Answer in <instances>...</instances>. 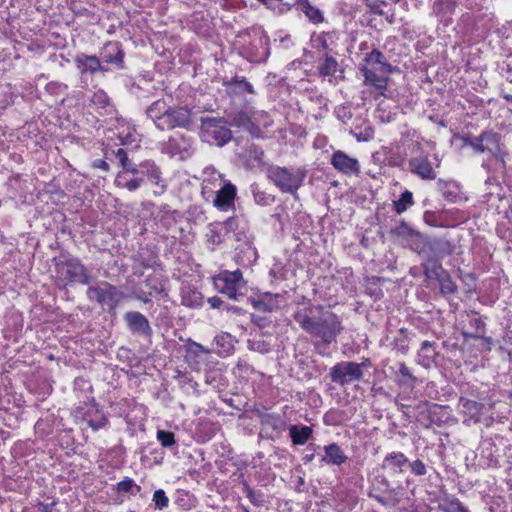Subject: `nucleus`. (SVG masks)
I'll return each mask as SVG.
<instances>
[{"label":"nucleus","instance_id":"obj_58","mask_svg":"<svg viewBox=\"0 0 512 512\" xmlns=\"http://www.w3.org/2000/svg\"><path fill=\"white\" fill-rule=\"evenodd\" d=\"M408 465L410 472L417 477L424 476L427 473V467L420 459H416L412 462L409 461Z\"/></svg>","mask_w":512,"mask_h":512},{"label":"nucleus","instance_id":"obj_22","mask_svg":"<svg viewBox=\"0 0 512 512\" xmlns=\"http://www.w3.org/2000/svg\"><path fill=\"white\" fill-rule=\"evenodd\" d=\"M468 326L470 331H462L465 340L469 339H484L490 343L491 338L485 337L486 325L482 318L478 317L476 313L468 315Z\"/></svg>","mask_w":512,"mask_h":512},{"label":"nucleus","instance_id":"obj_51","mask_svg":"<svg viewBox=\"0 0 512 512\" xmlns=\"http://www.w3.org/2000/svg\"><path fill=\"white\" fill-rule=\"evenodd\" d=\"M269 9L274 10L278 14H284L291 9V5L284 3L283 0H259Z\"/></svg>","mask_w":512,"mask_h":512},{"label":"nucleus","instance_id":"obj_5","mask_svg":"<svg viewBox=\"0 0 512 512\" xmlns=\"http://www.w3.org/2000/svg\"><path fill=\"white\" fill-rule=\"evenodd\" d=\"M87 298L91 302H97L101 307L107 308L109 313H115L117 306L125 298V294L115 285L102 282L98 286H89Z\"/></svg>","mask_w":512,"mask_h":512},{"label":"nucleus","instance_id":"obj_40","mask_svg":"<svg viewBox=\"0 0 512 512\" xmlns=\"http://www.w3.org/2000/svg\"><path fill=\"white\" fill-rule=\"evenodd\" d=\"M414 205L413 193L405 190L401 193L399 199L393 201L394 211L400 215L404 213L409 207Z\"/></svg>","mask_w":512,"mask_h":512},{"label":"nucleus","instance_id":"obj_11","mask_svg":"<svg viewBox=\"0 0 512 512\" xmlns=\"http://www.w3.org/2000/svg\"><path fill=\"white\" fill-rule=\"evenodd\" d=\"M88 402H84V406L77 407V413L82 416L84 422L93 430L98 431L108 424V418L104 412L100 411L94 398L85 395Z\"/></svg>","mask_w":512,"mask_h":512},{"label":"nucleus","instance_id":"obj_63","mask_svg":"<svg viewBox=\"0 0 512 512\" xmlns=\"http://www.w3.org/2000/svg\"><path fill=\"white\" fill-rule=\"evenodd\" d=\"M491 155L496 159L497 162L501 164L503 168L506 167V158L508 157L509 153L504 145Z\"/></svg>","mask_w":512,"mask_h":512},{"label":"nucleus","instance_id":"obj_27","mask_svg":"<svg viewBox=\"0 0 512 512\" xmlns=\"http://www.w3.org/2000/svg\"><path fill=\"white\" fill-rule=\"evenodd\" d=\"M279 294L265 293L251 299L252 306L261 312H272L279 308Z\"/></svg>","mask_w":512,"mask_h":512},{"label":"nucleus","instance_id":"obj_39","mask_svg":"<svg viewBox=\"0 0 512 512\" xmlns=\"http://www.w3.org/2000/svg\"><path fill=\"white\" fill-rule=\"evenodd\" d=\"M337 70V60L328 54H326L325 58L318 65L319 74L323 77H333Z\"/></svg>","mask_w":512,"mask_h":512},{"label":"nucleus","instance_id":"obj_31","mask_svg":"<svg viewBox=\"0 0 512 512\" xmlns=\"http://www.w3.org/2000/svg\"><path fill=\"white\" fill-rule=\"evenodd\" d=\"M441 259L425 255L422 263L424 275L427 279H437L447 271L443 268Z\"/></svg>","mask_w":512,"mask_h":512},{"label":"nucleus","instance_id":"obj_1","mask_svg":"<svg viewBox=\"0 0 512 512\" xmlns=\"http://www.w3.org/2000/svg\"><path fill=\"white\" fill-rule=\"evenodd\" d=\"M292 317L299 327L312 339L316 351L325 355V350L337 342V337L344 330L341 318L322 305H315L310 300L298 303Z\"/></svg>","mask_w":512,"mask_h":512},{"label":"nucleus","instance_id":"obj_36","mask_svg":"<svg viewBox=\"0 0 512 512\" xmlns=\"http://www.w3.org/2000/svg\"><path fill=\"white\" fill-rule=\"evenodd\" d=\"M411 337L410 333L407 329L401 328L397 331L391 345L392 349L397 353H401L403 355L407 354L409 351V343Z\"/></svg>","mask_w":512,"mask_h":512},{"label":"nucleus","instance_id":"obj_10","mask_svg":"<svg viewBox=\"0 0 512 512\" xmlns=\"http://www.w3.org/2000/svg\"><path fill=\"white\" fill-rule=\"evenodd\" d=\"M366 365V362L356 363L342 361L331 367L329 376L332 382L344 386L351 382L361 380L363 377L362 367Z\"/></svg>","mask_w":512,"mask_h":512},{"label":"nucleus","instance_id":"obj_8","mask_svg":"<svg viewBox=\"0 0 512 512\" xmlns=\"http://www.w3.org/2000/svg\"><path fill=\"white\" fill-rule=\"evenodd\" d=\"M501 135L494 130H484L478 136L464 135L461 140L464 146H469L476 153L488 152L493 154L504 144L501 142Z\"/></svg>","mask_w":512,"mask_h":512},{"label":"nucleus","instance_id":"obj_56","mask_svg":"<svg viewBox=\"0 0 512 512\" xmlns=\"http://www.w3.org/2000/svg\"><path fill=\"white\" fill-rule=\"evenodd\" d=\"M246 154L249 160H252L253 162L257 164H261L263 162L264 158V151L260 147L251 144L247 150Z\"/></svg>","mask_w":512,"mask_h":512},{"label":"nucleus","instance_id":"obj_60","mask_svg":"<svg viewBox=\"0 0 512 512\" xmlns=\"http://www.w3.org/2000/svg\"><path fill=\"white\" fill-rule=\"evenodd\" d=\"M251 322L261 330L269 328L272 324V321L269 317L257 314L251 315Z\"/></svg>","mask_w":512,"mask_h":512},{"label":"nucleus","instance_id":"obj_44","mask_svg":"<svg viewBox=\"0 0 512 512\" xmlns=\"http://www.w3.org/2000/svg\"><path fill=\"white\" fill-rule=\"evenodd\" d=\"M243 492L253 505L257 507L264 506L265 495L263 492L254 490L247 482L243 483Z\"/></svg>","mask_w":512,"mask_h":512},{"label":"nucleus","instance_id":"obj_34","mask_svg":"<svg viewBox=\"0 0 512 512\" xmlns=\"http://www.w3.org/2000/svg\"><path fill=\"white\" fill-rule=\"evenodd\" d=\"M442 512H470V510L454 495L447 494L439 502Z\"/></svg>","mask_w":512,"mask_h":512},{"label":"nucleus","instance_id":"obj_25","mask_svg":"<svg viewBox=\"0 0 512 512\" xmlns=\"http://www.w3.org/2000/svg\"><path fill=\"white\" fill-rule=\"evenodd\" d=\"M74 61L81 75H94L100 69V58L96 55L81 53L76 56Z\"/></svg>","mask_w":512,"mask_h":512},{"label":"nucleus","instance_id":"obj_18","mask_svg":"<svg viewBox=\"0 0 512 512\" xmlns=\"http://www.w3.org/2000/svg\"><path fill=\"white\" fill-rule=\"evenodd\" d=\"M222 85L225 87L226 93L231 97L240 96L244 93H255L253 85L245 77L237 75L231 78L225 77L222 80Z\"/></svg>","mask_w":512,"mask_h":512},{"label":"nucleus","instance_id":"obj_62","mask_svg":"<svg viewBox=\"0 0 512 512\" xmlns=\"http://www.w3.org/2000/svg\"><path fill=\"white\" fill-rule=\"evenodd\" d=\"M120 166L122 167L121 172H126V174L131 175H139V165L134 164L129 158H126L125 162H121Z\"/></svg>","mask_w":512,"mask_h":512},{"label":"nucleus","instance_id":"obj_2","mask_svg":"<svg viewBox=\"0 0 512 512\" xmlns=\"http://www.w3.org/2000/svg\"><path fill=\"white\" fill-rule=\"evenodd\" d=\"M146 116L160 131L176 128L193 130L194 115L187 106L168 105L165 100L158 99L146 108Z\"/></svg>","mask_w":512,"mask_h":512},{"label":"nucleus","instance_id":"obj_57","mask_svg":"<svg viewBox=\"0 0 512 512\" xmlns=\"http://www.w3.org/2000/svg\"><path fill=\"white\" fill-rule=\"evenodd\" d=\"M412 233H413V230L404 221L401 222L396 227L391 228V230H390L391 235H393L395 237H402V238H407V237L411 236Z\"/></svg>","mask_w":512,"mask_h":512},{"label":"nucleus","instance_id":"obj_42","mask_svg":"<svg viewBox=\"0 0 512 512\" xmlns=\"http://www.w3.org/2000/svg\"><path fill=\"white\" fill-rule=\"evenodd\" d=\"M251 193L253 195L254 201L261 206H268L272 204L275 200V197L272 194H269L260 189L259 185L252 184L250 186Z\"/></svg>","mask_w":512,"mask_h":512},{"label":"nucleus","instance_id":"obj_26","mask_svg":"<svg viewBox=\"0 0 512 512\" xmlns=\"http://www.w3.org/2000/svg\"><path fill=\"white\" fill-rule=\"evenodd\" d=\"M324 456L321 462L327 465L341 466L344 464L348 457L337 443H331L323 447Z\"/></svg>","mask_w":512,"mask_h":512},{"label":"nucleus","instance_id":"obj_37","mask_svg":"<svg viewBox=\"0 0 512 512\" xmlns=\"http://www.w3.org/2000/svg\"><path fill=\"white\" fill-rule=\"evenodd\" d=\"M363 61L368 65H378L377 70H386L388 72L394 71V67L386 61L383 53L377 49L366 54Z\"/></svg>","mask_w":512,"mask_h":512},{"label":"nucleus","instance_id":"obj_33","mask_svg":"<svg viewBox=\"0 0 512 512\" xmlns=\"http://www.w3.org/2000/svg\"><path fill=\"white\" fill-rule=\"evenodd\" d=\"M313 429L306 425H291L289 427V436L294 445H304L312 437Z\"/></svg>","mask_w":512,"mask_h":512},{"label":"nucleus","instance_id":"obj_29","mask_svg":"<svg viewBox=\"0 0 512 512\" xmlns=\"http://www.w3.org/2000/svg\"><path fill=\"white\" fill-rule=\"evenodd\" d=\"M428 251L423 253L430 257L443 259L452 253V245L444 239H433L427 243Z\"/></svg>","mask_w":512,"mask_h":512},{"label":"nucleus","instance_id":"obj_9","mask_svg":"<svg viewBox=\"0 0 512 512\" xmlns=\"http://www.w3.org/2000/svg\"><path fill=\"white\" fill-rule=\"evenodd\" d=\"M161 152L170 157H178L180 160L190 158L195 151L194 140L182 133H175L167 141L160 144Z\"/></svg>","mask_w":512,"mask_h":512},{"label":"nucleus","instance_id":"obj_52","mask_svg":"<svg viewBox=\"0 0 512 512\" xmlns=\"http://www.w3.org/2000/svg\"><path fill=\"white\" fill-rule=\"evenodd\" d=\"M250 119L246 112L240 111L229 116V125L244 129Z\"/></svg>","mask_w":512,"mask_h":512},{"label":"nucleus","instance_id":"obj_47","mask_svg":"<svg viewBox=\"0 0 512 512\" xmlns=\"http://www.w3.org/2000/svg\"><path fill=\"white\" fill-rule=\"evenodd\" d=\"M116 490L118 493H130L132 495H136L140 492L141 487L137 485L132 478L125 477L122 481L117 483Z\"/></svg>","mask_w":512,"mask_h":512},{"label":"nucleus","instance_id":"obj_43","mask_svg":"<svg viewBox=\"0 0 512 512\" xmlns=\"http://www.w3.org/2000/svg\"><path fill=\"white\" fill-rule=\"evenodd\" d=\"M439 282L440 285V292L442 295H452L457 292V285L452 280L451 276L448 274V272L444 273L442 276L436 279Z\"/></svg>","mask_w":512,"mask_h":512},{"label":"nucleus","instance_id":"obj_64","mask_svg":"<svg viewBox=\"0 0 512 512\" xmlns=\"http://www.w3.org/2000/svg\"><path fill=\"white\" fill-rule=\"evenodd\" d=\"M74 390L75 391H78V390L86 391L87 390L90 395L92 393V386L90 385V383L87 380L79 377V378H76L74 381Z\"/></svg>","mask_w":512,"mask_h":512},{"label":"nucleus","instance_id":"obj_17","mask_svg":"<svg viewBox=\"0 0 512 512\" xmlns=\"http://www.w3.org/2000/svg\"><path fill=\"white\" fill-rule=\"evenodd\" d=\"M480 463L488 468H499L500 464V448L491 439H486L480 446Z\"/></svg>","mask_w":512,"mask_h":512},{"label":"nucleus","instance_id":"obj_13","mask_svg":"<svg viewBox=\"0 0 512 512\" xmlns=\"http://www.w3.org/2000/svg\"><path fill=\"white\" fill-rule=\"evenodd\" d=\"M408 170L421 180H434L437 173L427 154L420 153L408 161Z\"/></svg>","mask_w":512,"mask_h":512},{"label":"nucleus","instance_id":"obj_41","mask_svg":"<svg viewBox=\"0 0 512 512\" xmlns=\"http://www.w3.org/2000/svg\"><path fill=\"white\" fill-rule=\"evenodd\" d=\"M350 133L358 140V141H369L374 137V129L372 126L363 121L361 125L355 126L351 129Z\"/></svg>","mask_w":512,"mask_h":512},{"label":"nucleus","instance_id":"obj_55","mask_svg":"<svg viewBox=\"0 0 512 512\" xmlns=\"http://www.w3.org/2000/svg\"><path fill=\"white\" fill-rule=\"evenodd\" d=\"M155 508L158 510H163L168 507L169 498L166 496V493L163 489H158L153 494V499Z\"/></svg>","mask_w":512,"mask_h":512},{"label":"nucleus","instance_id":"obj_53","mask_svg":"<svg viewBox=\"0 0 512 512\" xmlns=\"http://www.w3.org/2000/svg\"><path fill=\"white\" fill-rule=\"evenodd\" d=\"M156 438L164 448H170L176 444L175 435L170 431L158 430Z\"/></svg>","mask_w":512,"mask_h":512},{"label":"nucleus","instance_id":"obj_30","mask_svg":"<svg viewBox=\"0 0 512 512\" xmlns=\"http://www.w3.org/2000/svg\"><path fill=\"white\" fill-rule=\"evenodd\" d=\"M438 355L436 351V343L430 341H423L417 354V362L425 368H429L435 361Z\"/></svg>","mask_w":512,"mask_h":512},{"label":"nucleus","instance_id":"obj_61","mask_svg":"<svg viewBox=\"0 0 512 512\" xmlns=\"http://www.w3.org/2000/svg\"><path fill=\"white\" fill-rule=\"evenodd\" d=\"M258 44L260 45V47L263 48V51L261 54L251 55L250 61L256 62V63L265 62L268 57V54H269L268 49L266 47L267 43H266V41L259 39Z\"/></svg>","mask_w":512,"mask_h":512},{"label":"nucleus","instance_id":"obj_16","mask_svg":"<svg viewBox=\"0 0 512 512\" xmlns=\"http://www.w3.org/2000/svg\"><path fill=\"white\" fill-rule=\"evenodd\" d=\"M330 163L334 169L345 175H357L360 172L358 159L350 157L341 150L332 154Z\"/></svg>","mask_w":512,"mask_h":512},{"label":"nucleus","instance_id":"obj_48","mask_svg":"<svg viewBox=\"0 0 512 512\" xmlns=\"http://www.w3.org/2000/svg\"><path fill=\"white\" fill-rule=\"evenodd\" d=\"M330 39H332V34L330 32H322L318 35H312V47L319 51H326L329 49L328 40Z\"/></svg>","mask_w":512,"mask_h":512},{"label":"nucleus","instance_id":"obj_38","mask_svg":"<svg viewBox=\"0 0 512 512\" xmlns=\"http://www.w3.org/2000/svg\"><path fill=\"white\" fill-rule=\"evenodd\" d=\"M207 236L208 241L213 245H219L225 241L232 240L229 234L226 232L225 228L221 226L219 222L211 224Z\"/></svg>","mask_w":512,"mask_h":512},{"label":"nucleus","instance_id":"obj_54","mask_svg":"<svg viewBox=\"0 0 512 512\" xmlns=\"http://www.w3.org/2000/svg\"><path fill=\"white\" fill-rule=\"evenodd\" d=\"M248 348L251 351H255L261 354H266L271 350V345L269 342L259 339H249L248 340Z\"/></svg>","mask_w":512,"mask_h":512},{"label":"nucleus","instance_id":"obj_19","mask_svg":"<svg viewBox=\"0 0 512 512\" xmlns=\"http://www.w3.org/2000/svg\"><path fill=\"white\" fill-rule=\"evenodd\" d=\"M359 70L364 76V82L367 85L373 86L375 89L380 91L382 94L386 90L388 81V72L386 70H373L369 66H360Z\"/></svg>","mask_w":512,"mask_h":512},{"label":"nucleus","instance_id":"obj_14","mask_svg":"<svg viewBox=\"0 0 512 512\" xmlns=\"http://www.w3.org/2000/svg\"><path fill=\"white\" fill-rule=\"evenodd\" d=\"M99 58L103 63L114 65L117 69L125 68V52L118 41L107 42L101 49Z\"/></svg>","mask_w":512,"mask_h":512},{"label":"nucleus","instance_id":"obj_50","mask_svg":"<svg viewBox=\"0 0 512 512\" xmlns=\"http://www.w3.org/2000/svg\"><path fill=\"white\" fill-rule=\"evenodd\" d=\"M214 341L217 347L221 348L223 353H230L233 349L232 337L228 333H222L215 336Z\"/></svg>","mask_w":512,"mask_h":512},{"label":"nucleus","instance_id":"obj_45","mask_svg":"<svg viewBox=\"0 0 512 512\" xmlns=\"http://www.w3.org/2000/svg\"><path fill=\"white\" fill-rule=\"evenodd\" d=\"M387 162L390 167L403 168L406 163V154H401L393 148H386Z\"/></svg>","mask_w":512,"mask_h":512},{"label":"nucleus","instance_id":"obj_7","mask_svg":"<svg viewBox=\"0 0 512 512\" xmlns=\"http://www.w3.org/2000/svg\"><path fill=\"white\" fill-rule=\"evenodd\" d=\"M215 288L219 293L226 295L229 299L238 300L243 297L240 289L244 286L242 272L237 269L235 271H222L213 277Z\"/></svg>","mask_w":512,"mask_h":512},{"label":"nucleus","instance_id":"obj_24","mask_svg":"<svg viewBox=\"0 0 512 512\" xmlns=\"http://www.w3.org/2000/svg\"><path fill=\"white\" fill-rule=\"evenodd\" d=\"M457 3L455 0H434L432 4V14L440 21L448 24L451 22V16L456 10Z\"/></svg>","mask_w":512,"mask_h":512},{"label":"nucleus","instance_id":"obj_15","mask_svg":"<svg viewBox=\"0 0 512 512\" xmlns=\"http://www.w3.org/2000/svg\"><path fill=\"white\" fill-rule=\"evenodd\" d=\"M139 175L146 176L152 184L158 187L159 190L154 191V194L161 195L167 189L166 181L162 177V172L159 166L152 160H145L139 164Z\"/></svg>","mask_w":512,"mask_h":512},{"label":"nucleus","instance_id":"obj_59","mask_svg":"<svg viewBox=\"0 0 512 512\" xmlns=\"http://www.w3.org/2000/svg\"><path fill=\"white\" fill-rule=\"evenodd\" d=\"M91 101L100 108H106L110 105V98L103 90L95 92Z\"/></svg>","mask_w":512,"mask_h":512},{"label":"nucleus","instance_id":"obj_35","mask_svg":"<svg viewBox=\"0 0 512 512\" xmlns=\"http://www.w3.org/2000/svg\"><path fill=\"white\" fill-rule=\"evenodd\" d=\"M298 8L305 16L314 24H319L324 21L323 12L313 6L308 0H297Z\"/></svg>","mask_w":512,"mask_h":512},{"label":"nucleus","instance_id":"obj_20","mask_svg":"<svg viewBox=\"0 0 512 512\" xmlns=\"http://www.w3.org/2000/svg\"><path fill=\"white\" fill-rule=\"evenodd\" d=\"M235 197L236 187L230 181L224 182L223 186L217 191L213 204L221 211H228L233 208Z\"/></svg>","mask_w":512,"mask_h":512},{"label":"nucleus","instance_id":"obj_4","mask_svg":"<svg viewBox=\"0 0 512 512\" xmlns=\"http://www.w3.org/2000/svg\"><path fill=\"white\" fill-rule=\"evenodd\" d=\"M92 276L79 258L63 256L56 262V284L64 289L72 284L88 285Z\"/></svg>","mask_w":512,"mask_h":512},{"label":"nucleus","instance_id":"obj_49","mask_svg":"<svg viewBox=\"0 0 512 512\" xmlns=\"http://www.w3.org/2000/svg\"><path fill=\"white\" fill-rule=\"evenodd\" d=\"M399 374L400 378L398 379V382L400 384L413 387L416 381V378L413 376L410 369L406 366L404 362H401L399 364Z\"/></svg>","mask_w":512,"mask_h":512},{"label":"nucleus","instance_id":"obj_21","mask_svg":"<svg viewBox=\"0 0 512 512\" xmlns=\"http://www.w3.org/2000/svg\"><path fill=\"white\" fill-rule=\"evenodd\" d=\"M437 184L439 191L445 200L452 203L467 201V197L464 196L461 185L458 182L454 180L445 181L439 179Z\"/></svg>","mask_w":512,"mask_h":512},{"label":"nucleus","instance_id":"obj_23","mask_svg":"<svg viewBox=\"0 0 512 512\" xmlns=\"http://www.w3.org/2000/svg\"><path fill=\"white\" fill-rule=\"evenodd\" d=\"M409 459L399 451L388 453L382 462V468L389 470L392 474H402L404 467L408 465Z\"/></svg>","mask_w":512,"mask_h":512},{"label":"nucleus","instance_id":"obj_12","mask_svg":"<svg viewBox=\"0 0 512 512\" xmlns=\"http://www.w3.org/2000/svg\"><path fill=\"white\" fill-rule=\"evenodd\" d=\"M129 331L134 335H141L151 339L153 329L145 315L138 311H128L123 316Z\"/></svg>","mask_w":512,"mask_h":512},{"label":"nucleus","instance_id":"obj_3","mask_svg":"<svg viewBox=\"0 0 512 512\" xmlns=\"http://www.w3.org/2000/svg\"><path fill=\"white\" fill-rule=\"evenodd\" d=\"M266 177L282 193L297 197L298 190L303 186L307 177L305 167L269 165L266 169Z\"/></svg>","mask_w":512,"mask_h":512},{"label":"nucleus","instance_id":"obj_32","mask_svg":"<svg viewBox=\"0 0 512 512\" xmlns=\"http://www.w3.org/2000/svg\"><path fill=\"white\" fill-rule=\"evenodd\" d=\"M144 179L140 175L126 174V172H119L114 180V183L119 188H125L128 191H136L143 184Z\"/></svg>","mask_w":512,"mask_h":512},{"label":"nucleus","instance_id":"obj_46","mask_svg":"<svg viewBox=\"0 0 512 512\" xmlns=\"http://www.w3.org/2000/svg\"><path fill=\"white\" fill-rule=\"evenodd\" d=\"M219 223L221 224V226L225 228L226 232L229 234L231 239H234L236 241H240L242 239L244 233L236 232L239 225V220L237 218L230 217L225 221Z\"/></svg>","mask_w":512,"mask_h":512},{"label":"nucleus","instance_id":"obj_6","mask_svg":"<svg viewBox=\"0 0 512 512\" xmlns=\"http://www.w3.org/2000/svg\"><path fill=\"white\" fill-rule=\"evenodd\" d=\"M201 137L210 144L224 146L231 140L232 133L227 122L222 118L203 117L201 118Z\"/></svg>","mask_w":512,"mask_h":512},{"label":"nucleus","instance_id":"obj_28","mask_svg":"<svg viewBox=\"0 0 512 512\" xmlns=\"http://www.w3.org/2000/svg\"><path fill=\"white\" fill-rule=\"evenodd\" d=\"M459 405L462 407L463 413L468 416L470 421H473L474 423H479L481 421L483 409L485 408L484 404L465 397H460Z\"/></svg>","mask_w":512,"mask_h":512}]
</instances>
